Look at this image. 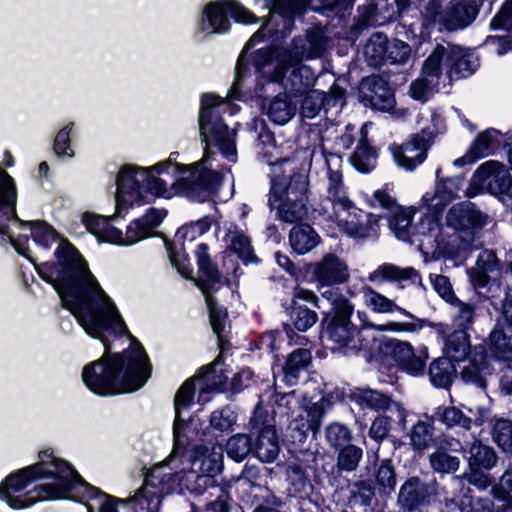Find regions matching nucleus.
Returning a JSON list of instances; mask_svg holds the SVG:
<instances>
[{
	"instance_id": "4c0bfd02",
	"label": "nucleus",
	"mask_w": 512,
	"mask_h": 512,
	"mask_svg": "<svg viewBox=\"0 0 512 512\" xmlns=\"http://www.w3.org/2000/svg\"><path fill=\"white\" fill-rule=\"evenodd\" d=\"M446 354L451 361H465L473 350L466 331L457 330L450 334L445 344Z\"/></svg>"
},
{
	"instance_id": "473e14b6",
	"label": "nucleus",
	"mask_w": 512,
	"mask_h": 512,
	"mask_svg": "<svg viewBox=\"0 0 512 512\" xmlns=\"http://www.w3.org/2000/svg\"><path fill=\"white\" fill-rule=\"evenodd\" d=\"M279 451L280 447L274 426H264L254 444L256 457L262 462L271 463L277 458Z\"/></svg>"
},
{
	"instance_id": "8fccbe9b",
	"label": "nucleus",
	"mask_w": 512,
	"mask_h": 512,
	"mask_svg": "<svg viewBox=\"0 0 512 512\" xmlns=\"http://www.w3.org/2000/svg\"><path fill=\"white\" fill-rule=\"evenodd\" d=\"M252 450L251 438L246 434H237L231 437L226 446L229 457L237 462L242 461Z\"/></svg>"
},
{
	"instance_id": "c9c22d12",
	"label": "nucleus",
	"mask_w": 512,
	"mask_h": 512,
	"mask_svg": "<svg viewBox=\"0 0 512 512\" xmlns=\"http://www.w3.org/2000/svg\"><path fill=\"white\" fill-rule=\"evenodd\" d=\"M289 240L295 252L305 254L318 245L319 236L311 226L303 224L292 228Z\"/></svg>"
},
{
	"instance_id": "3c124183",
	"label": "nucleus",
	"mask_w": 512,
	"mask_h": 512,
	"mask_svg": "<svg viewBox=\"0 0 512 512\" xmlns=\"http://www.w3.org/2000/svg\"><path fill=\"white\" fill-rule=\"evenodd\" d=\"M451 304L455 308L453 322L454 325L459 329L466 331L469 329L474 322L475 308L471 304L455 299Z\"/></svg>"
},
{
	"instance_id": "f704fd0d",
	"label": "nucleus",
	"mask_w": 512,
	"mask_h": 512,
	"mask_svg": "<svg viewBox=\"0 0 512 512\" xmlns=\"http://www.w3.org/2000/svg\"><path fill=\"white\" fill-rule=\"evenodd\" d=\"M273 19L272 17L249 39L247 44L245 45L241 55L238 58L236 68H235V81L233 84V89H238L241 84V81L245 77L246 72L248 71V61L247 54L248 50L261 42L267 35V33L272 32Z\"/></svg>"
},
{
	"instance_id": "4be33fe9",
	"label": "nucleus",
	"mask_w": 512,
	"mask_h": 512,
	"mask_svg": "<svg viewBox=\"0 0 512 512\" xmlns=\"http://www.w3.org/2000/svg\"><path fill=\"white\" fill-rule=\"evenodd\" d=\"M310 272L320 287L343 284L350 277L347 263L332 253L326 254L319 261L311 264Z\"/></svg>"
},
{
	"instance_id": "6e6552de",
	"label": "nucleus",
	"mask_w": 512,
	"mask_h": 512,
	"mask_svg": "<svg viewBox=\"0 0 512 512\" xmlns=\"http://www.w3.org/2000/svg\"><path fill=\"white\" fill-rule=\"evenodd\" d=\"M332 306L333 315L322 331V340L327 348L342 354H355L365 347L357 327L352 323L353 303L338 289H327L322 293Z\"/></svg>"
},
{
	"instance_id": "5fc2aeb1",
	"label": "nucleus",
	"mask_w": 512,
	"mask_h": 512,
	"mask_svg": "<svg viewBox=\"0 0 512 512\" xmlns=\"http://www.w3.org/2000/svg\"><path fill=\"white\" fill-rule=\"evenodd\" d=\"M411 47L399 39L388 40L387 61L392 64H405L411 57Z\"/></svg>"
},
{
	"instance_id": "1a4fd4ad",
	"label": "nucleus",
	"mask_w": 512,
	"mask_h": 512,
	"mask_svg": "<svg viewBox=\"0 0 512 512\" xmlns=\"http://www.w3.org/2000/svg\"><path fill=\"white\" fill-rule=\"evenodd\" d=\"M165 216L164 210L149 209L144 216L134 220L127 227L125 234L113 226L111 219L106 217L84 214L83 223L99 241L128 246L153 236Z\"/></svg>"
},
{
	"instance_id": "4d7b16f0",
	"label": "nucleus",
	"mask_w": 512,
	"mask_h": 512,
	"mask_svg": "<svg viewBox=\"0 0 512 512\" xmlns=\"http://www.w3.org/2000/svg\"><path fill=\"white\" fill-rule=\"evenodd\" d=\"M74 128V123L71 122L63 127L56 135L54 140V152L59 157L72 158L74 151L70 144V135Z\"/></svg>"
},
{
	"instance_id": "603ef678",
	"label": "nucleus",
	"mask_w": 512,
	"mask_h": 512,
	"mask_svg": "<svg viewBox=\"0 0 512 512\" xmlns=\"http://www.w3.org/2000/svg\"><path fill=\"white\" fill-rule=\"evenodd\" d=\"M493 437L498 446L505 452L512 454V422L499 419L493 427Z\"/></svg>"
},
{
	"instance_id": "20e7f679",
	"label": "nucleus",
	"mask_w": 512,
	"mask_h": 512,
	"mask_svg": "<svg viewBox=\"0 0 512 512\" xmlns=\"http://www.w3.org/2000/svg\"><path fill=\"white\" fill-rule=\"evenodd\" d=\"M324 38L319 29L295 37L289 47L260 49L254 54L256 71L268 81L279 84L287 93L298 96L315 84V73L303 60L321 57Z\"/></svg>"
},
{
	"instance_id": "f03ea898",
	"label": "nucleus",
	"mask_w": 512,
	"mask_h": 512,
	"mask_svg": "<svg viewBox=\"0 0 512 512\" xmlns=\"http://www.w3.org/2000/svg\"><path fill=\"white\" fill-rule=\"evenodd\" d=\"M228 107L225 99L205 94L201 99L199 115L200 134L206 151L198 163L180 166L171 160L160 162L151 168L131 164L120 168L116 179V213L148 203L151 196L171 198L177 192L203 202L217 189L221 174L211 163L215 149L229 162L237 159L235 130L222 122L220 113Z\"/></svg>"
},
{
	"instance_id": "5701e85b",
	"label": "nucleus",
	"mask_w": 512,
	"mask_h": 512,
	"mask_svg": "<svg viewBox=\"0 0 512 512\" xmlns=\"http://www.w3.org/2000/svg\"><path fill=\"white\" fill-rule=\"evenodd\" d=\"M220 364V359H216L211 365H209L205 372L200 371L194 378L188 379L185 381L179 390L184 387L188 382L191 383V399H193L194 391L196 389L199 390V401L207 402L209 398L206 394L219 391L223 387V385L227 381V376H225L221 371L218 373L216 367ZM192 400H190L189 406L191 405Z\"/></svg>"
},
{
	"instance_id": "4468645a",
	"label": "nucleus",
	"mask_w": 512,
	"mask_h": 512,
	"mask_svg": "<svg viewBox=\"0 0 512 512\" xmlns=\"http://www.w3.org/2000/svg\"><path fill=\"white\" fill-rule=\"evenodd\" d=\"M432 144L433 132L429 129H422L421 132L411 135L402 144L390 145L389 151L398 167L406 171H413L426 160Z\"/></svg>"
},
{
	"instance_id": "2eb2a0df",
	"label": "nucleus",
	"mask_w": 512,
	"mask_h": 512,
	"mask_svg": "<svg viewBox=\"0 0 512 512\" xmlns=\"http://www.w3.org/2000/svg\"><path fill=\"white\" fill-rule=\"evenodd\" d=\"M509 172L505 165L496 160L481 164L473 173L466 194L474 197L487 191L491 194H505L509 187Z\"/></svg>"
},
{
	"instance_id": "bf43d9fd",
	"label": "nucleus",
	"mask_w": 512,
	"mask_h": 512,
	"mask_svg": "<svg viewBox=\"0 0 512 512\" xmlns=\"http://www.w3.org/2000/svg\"><path fill=\"white\" fill-rule=\"evenodd\" d=\"M324 107V93L318 90H312L303 100L301 115L305 118H314Z\"/></svg>"
},
{
	"instance_id": "9b49d317",
	"label": "nucleus",
	"mask_w": 512,
	"mask_h": 512,
	"mask_svg": "<svg viewBox=\"0 0 512 512\" xmlns=\"http://www.w3.org/2000/svg\"><path fill=\"white\" fill-rule=\"evenodd\" d=\"M436 0L430 1L425 9L426 25L439 24L440 30L454 31L462 29L473 22L479 11L474 0H452L444 10Z\"/></svg>"
},
{
	"instance_id": "7c9ffc66",
	"label": "nucleus",
	"mask_w": 512,
	"mask_h": 512,
	"mask_svg": "<svg viewBox=\"0 0 512 512\" xmlns=\"http://www.w3.org/2000/svg\"><path fill=\"white\" fill-rule=\"evenodd\" d=\"M460 178H448L437 182L434 192H426L423 195V204L432 212H439L445 205L457 196L460 186Z\"/></svg>"
},
{
	"instance_id": "39448f33",
	"label": "nucleus",
	"mask_w": 512,
	"mask_h": 512,
	"mask_svg": "<svg viewBox=\"0 0 512 512\" xmlns=\"http://www.w3.org/2000/svg\"><path fill=\"white\" fill-rule=\"evenodd\" d=\"M74 469L53 451L43 450L39 461L8 476L0 485V498L15 509L37 501L64 499L68 494Z\"/></svg>"
},
{
	"instance_id": "7ed1b4c3",
	"label": "nucleus",
	"mask_w": 512,
	"mask_h": 512,
	"mask_svg": "<svg viewBox=\"0 0 512 512\" xmlns=\"http://www.w3.org/2000/svg\"><path fill=\"white\" fill-rule=\"evenodd\" d=\"M191 383L177 391L174 399V445L163 462L153 466L144 483L126 502L146 512L159 510L164 495L179 491L202 492L212 482V477L222 470V449L213 446H195L188 449L189 441L184 432L181 413L189 408Z\"/></svg>"
},
{
	"instance_id": "412c9836",
	"label": "nucleus",
	"mask_w": 512,
	"mask_h": 512,
	"mask_svg": "<svg viewBox=\"0 0 512 512\" xmlns=\"http://www.w3.org/2000/svg\"><path fill=\"white\" fill-rule=\"evenodd\" d=\"M490 352L498 359L512 361V299L506 298L502 317L489 335Z\"/></svg>"
},
{
	"instance_id": "a18cd8bd",
	"label": "nucleus",
	"mask_w": 512,
	"mask_h": 512,
	"mask_svg": "<svg viewBox=\"0 0 512 512\" xmlns=\"http://www.w3.org/2000/svg\"><path fill=\"white\" fill-rule=\"evenodd\" d=\"M310 0H265V7L272 13H277L282 17L291 18L295 15H301Z\"/></svg>"
},
{
	"instance_id": "aec40b11",
	"label": "nucleus",
	"mask_w": 512,
	"mask_h": 512,
	"mask_svg": "<svg viewBox=\"0 0 512 512\" xmlns=\"http://www.w3.org/2000/svg\"><path fill=\"white\" fill-rule=\"evenodd\" d=\"M442 54L443 48L435 47L423 64L422 77L411 83L409 93L415 100L426 101L439 84L443 77Z\"/></svg>"
},
{
	"instance_id": "ddd939ff",
	"label": "nucleus",
	"mask_w": 512,
	"mask_h": 512,
	"mask_svg": "<svg viewBox=\"0 0 512 512\" xmlns=\"http://www.w3.org/2000/svg\"><path fill=\"white\" fill-rule=\"evenodd\" d=\"M460 236L454 234L446 239L442 226L435 214H428L413 226L409 242L417 244L418 248L426 253H442L450 251Z\"/></svg>"
},
{
	"instance_id": "de8ad7c7",
	"label": "nucleus",
	"mask_w": 512,
	"mask_h": 512,
	"mask_svg": "<svg viewBox=\"0 0 512 512\" xmlns=\"http://www.w3.org/2000/svg\"><path fill=\"white\" fill-rule=\"evenodd\" d=\"M433 419L443 423L448 428L459 426L469 429L472 422L469 417H466L456 407H438L433 415Z\"/></svg>"
},
{
	"instance_id": "423d86ee",
	"label": "nucleus",
	"mask_w": 512,
	"mask_h": 512,
	"mask_svg": "<svg viewBox=\"0 0 512 512\" xmlns=\"http://www.w3.org/2000/svg\"><path fill=\"white\" fill-rule=\"evenodd\" d=\"M326 166V197L320 201L316 210L334 221L348 236L360 239L374 236L379 217L367 214V224L360 221L362 212L350 199L343 181L342 158L331 153L326 156Z\"/></svg>"
},
{
	"instance_id": "052dcab7",
	"label": "nucleus",
	"mask_w": 512,
	"mask_h": 512,
	"mask_svg": "<svg viewBox=\"0 0 512 512\" xmlns=\"http://www.w3.org/2000/svg\"><path fill=\"white\" fill-rule=\"evenodd\" d=\"M326 439L332 447L338 448L351 440V432L340 423H332L326 429Z\"/></svg>"
},
{
	"instance_id": "58836bf2",
	"label": "nucleus",
	"mask_w": 512,
	"mask_h": 512,
	"mask_svg": "<svg viewBox=\"0 0 512 512\" xmlns=\"http://www.w3.org/2000/svg\"><path fill=\"white\" fill-rule=\"evenodd\" d=\"M497 461L494 450L475 440L469 448L468 462L472 471L491 469Z\"/></svg>"
},
{
	"instance_id": "0e129e2a",
	"label": "nucleus",
	"mask_w": 512,
	"mask_h": 512,
	"mask_svg": "<svg viewBox=\"0 0 512 512\" xmlns=\"http://www.w3.org/2000/svg\"><path fill=\"white\" fill-rule=\"evenodd\" d=\"M292 319L297 330L307 331L317 322L318 316L316 312L306 307H298L293 311Z\"/></svg>"
},
{
	"instance_id": "c03bdc74",
	"label": "nucleus",
	"mask_w": 512,
	"mask_h": 512,
	"mask_svg": "<svg viewBox=\"0 0 512 512\" xmlns=\"http://www.w3.org/2000/svg\"><path fill=\"white\" fill-rule=\"evenodd\" d=\"M411 447L418 452L429 448L434 442V427L432 423L418 421L409 432Z\"/></svg>"
},
{
	"instance_id": "0eeeda50",
	"label": "nucleus",
	"mask_w": 512,
	"mask_h": 512,
	"mask_svg": "<svg viewBox=\"0 0 512 512\" xmlns=\"http://www.w3.org/2000/svg\"><path fill=\"white\" fill-rule=\"evenodd\" d=\"M270 166V206L277 210L278 217L285 222L293 223L303 219L307 214V174L291 159L278 160L270 163Z\"/></svg>"
},
{
	"instance_id": "a19ab883",
	"label": "nucleus",
	"mask_w": 512,
	"mask_h": 512,
	"mask_svg": "<svg viewBox=\"0 0 512 512\" xmlns=\"http://www.w3.org/2000/svg\"><path fill=\"white\" fill-rule=\"evenodd\" d=\"M377 153L368 144L366 139H362L353 154L350 157V163L359 172L368 173L376 166Z\"/></svg>"
},
{
	"instance_id": "37998d69",
	"label": "nucleus",
	"mask_w": 512,
	"mask_h": 512,
	"mask_svg": "<svg viewBox=\"0 0 512 512\" xmlns=\"http://www.w3.org/2000/svg\"><path fill=\"white\" fill-rule=\"evenodd\" d=\"M312 359L311 353L307 349H296L287 358L284 374L285 380L289 384H293L298 374L304 371L310 364Z\"/></svg>"
},
{
	"instance_id": "b1692460",
	"label": "nucleus",
	"mask_w": 512,
	"mask_h": 512,
	"mask_svg": "<svg viewBox=\"0 0 512 512\" xmlns=\"http://www.w3.org/2000/svg\"><path fill=\"white\" fill-rule=\"evenodd\" d=\"M447 225L454 230L481 228L488 223L489 217L472 203L454 205L448 212Z\"/></svg>"
},
{
	"instance_id": "774afa93",
	"label": "nucleus",
	"mask_w": 512,
	"mask_h": 512,
	"mask_svg": "<svg viewBox=\"0 0 512 512\" xmlns=\"http://www.w3.org/2000/svg\"><path fill=\"white\" fill-rule=\"evenodd\" d=\"M476 267L495 276H497L500 271L498 259L495 253L490 250H484L479 254Z\"/></svg>"
},
{
	"instance_id": "864d4df0",
	"label": "nucleus",
	"mask_w": 512,
	"mask_h": 512,
	"mask_svg": "<svg viewBox=\"0 0 512 512\" xmlns=\"http://www.w3.org/2000/svg\"><path fill=\"white\" fill-rule=\"evenodd\" d=\"M362 455V449L355 445H347L339 452L337 466L342 471H354L358 467Z\"/></svg>"
},
{
	"instance_id": "680f3d73",
	"label": "nucleus",
	"mask_w": 512,
	"mask_h": 512,
	"mask_svg": "<svg viewBox=\"0 0 512 512\" xmlns=\"http://www.w3.org/2000/svg\"><path fill=\"white\" fill-rule=\"evenodd\" d=\"M210 228V222L208 219H201L196 222L187 224L181 227L177 233V239H183L184 241L188 240L192 242L196 237L204 234Z\"/></svg>"
},
{
	"instance_id": "f257e3e1",
	"label": "nucleus",
	"mask_w": 512,
	"mask_h": 512,
	"mask_svg": "<svg viewBox=\"0 0 512 512\" xmlns=\"http://www.w3.org/2000/svg\"><path fill=\"white\" fill-rule=\"evenodd\" d=\"M55 255L57 264L40 266V276L53 285L62 306L83 330L99 339L105 349L99 360L84 366V384L101 396L139 390L151 372L143 347L131 335L116 304L76 248L61 239Z\"/></svg>"
},
{
	"instance_id": "9d476101",
	"label": "nucleus",
	"mask_w": 512,
	"mask_h": 512,
	"mask_svg": "<svg viewBox=\"0 0 512 512\" xmlns=\"http://www.w3.org/2000/svg\"><path fill=\"white\" fill-rule=\"evenodd\" d=\"M199 266V287L205 297L213 332L221 338L226 326V311L219 307L212 296L221 284L220 275L215 265L210 261L206 244L198 245L195 251Z\"/></svg>"
},
{
	"instance_id": "69168bd1",
	"label": "nucleus",
	"mask_w": 512,
	"mask_h": 512,
	"mask_svg": "<svg viewBox=\"0 0 512 512\" xmlns=\"http://www.w3.org/2000/svg\"><path fill=\"white\" fill-rule=\"evenodd\" d=\"M395 414L380 415L373 422L369 430V435L377 442L382 441L391 429V423Z\"/></svg>"
},
{
	"instance_id": "a211bd4d",
	"label": "nucleus",
	"mask_w": 512,
	"mask_h": 512,
	"mask_svg": "<svg viewBox=\"0 0 512 512\" xmlns=\"http://www.w3.org/2000/svg\"><path fill=\"white\" fill-rule=\"evenodd\" d=\"M443 48L441 67L443 77L449 81L471 76L479 67L477 55L467 49L452 44H437Z\"/></svg>"
},
{
	"instance_id": "e433bc0d",
	"label": "nucleus",
	"mask_w": 512,
	"mask_h": 512,
	"mask_svg": "<svg viewBox=\"0 0 512 512\" xmlns=\"http://www.w3.org/2000/svg\"><path fill=\"white\" fill-rule=\"evenodd\" d=\"M429 377L435 387L448 388L456 377V368L449 358H438L430 364Z\"/></svg>"
},
{
	"instance_id": "c85d7f7f",
	"label": "nucleus",
	"mask_w": 512,
	"mask_h": 512,
	"mask_svg": "<svg viewBox=\"0 0 512 512\" xmlns=\"http://www.w3.org/2000/svg\"><path fill=\"white\" fill-rule=\"evenodd\" d=\"M356 399L364 408L396 414V419L402 423L406 420V410L399 403L392 401L381 392L371 389L360 390L356 394Z\"/></svg>"
},
{
	"instance_id": "ea45409f",
	"label": "nucleus",
	"mask_w": 512,
	"mask_h": 512,
	"mask_svg": "<svg viewBox=\"0 0 512 512\" xmlns=\"http://www.w3.org/2000/svg\"><path fill=\"white\" fill-rule=\"evenodd\" d=\"M296 113V105L289 100L286 93L277 95L268 108L269 118L276 124L284 125L289 122Z\"/></svg>"
},
{
	"instance_id": "6ab92c4d",
	"label": "nucleus",
	"mask_w": 512,
	"mask_h": 512,
	"mask_svg": "<svg viewBox=\"0 0 512 512\" xmlns=\"http://www.w3.org/2000/svg\"><path fill=\"white\" fill-rule=\"evenodd\" d=\"M68 494L64 499L75 500L84 503L89 509L97 508L100 512H118L117 500L86 483L74 470L71 484L67 486Z\"/></svg>"
},
{
	"instance_id": "dca6fc26",
	"label": "nucleus",
	"mask_w": 512,
	"mask_h": 512,
	"mask_svg": "<svg viewBox=\"0 0 512 512\" xmlns=\"http://www.w3.org/2000/svg\"><path fill=\"white\" fill-rule=\"evenodd\" d=\"M16 203V183L5 170L0 168V240H5L6 236L19 254L30 258L26 244L8 234L7 222L16 219Z\"/></svg>"
},
{
	"instance_id": "6e6d98bb",
	"label": "nucleus",
	"mask_w": 512,
	"mask_h": 512,
	"mask_svg": "<svg viewBox=\"0 0 512 512\" xmlns=\"http://www.w3.org/2000/svg\"><path fill=\"white\" fill-rule=\"evenodd\" d=\"M459 459L448 453L437 450L430 456V464L433 470L442 473H451L458 469Z\"/></svg>"
},
{
	"instance_id": "cd10ccee",
	"label": "nucleus",
	"mask_w": 512,
	"mask_h": 512,
	"mask_svg": "<svg viewBox=\"0 0 512 512\" xmlns=\"http://www.w3.org/2000/svg\"><path fill=\"white\" fill-rule=\"evenodd\" d=\"M323 414L324 400L322 398L314 403L305 404L303 412L293 419L290 424V428L298 433V436L294 437L301 442L306 439L309 431L316 433L320 427Z\"/></svg>"
},
{
	"instance_id": "338daca9",
	"label": "nucleus",
	"mask_w": 512,
	"mask_h": 512,
	"mask_svg": "<svg viewBox=\"0 0 512 512\" xmlns=\"http://www.w3.org/2000/svg\"><path fill=\"white\" fill-rule=\"evenodd\" d=\"M493 28H503L512 32V0H506L491 22Z\"/></svg>"
},
{
	"instance_id": "79ce46f5",
	"label": "nucleus",
	"mask_w": 512,
	"mask_h": 512,
	"mask_svg": "<svg viewBox=\"0 0 512 512\" xmlns=\"http://www.w3.org/2000/svg\"><path fill=\"white\" fill-rule=\"evenodd\" d=\"M415 210L413 208H397L389 220L391 230L396 237L403 241H410L413 226L411 221Z\"/></svg>"
},
{
	"instance_id": "a878e982",
	"label": "nucleus",
	"mask_w": 512,
	"mask_h": 512,
	"mask_svg": "<svg viewBox=\"0 0 512 512\" xmlns=\"http://www.w3.org/2000/svg\"><path fill=\"white\" fill-rule=\"evenodd\" d=\"M392 358L407 373L418 376L422 375L425 368L427 355H417L410 343L390 340L388 342Z\"/></svg>"
},
{
	"instance_id": "393cba45",
	"label": "nucleus",
	"mask_w": 512,
	"mask_h": 512,
	"mask_svg": "<svg viewBox=\"0 0 512 512\" xmlns=\"http://www.w3.org/2000/svg\"><path fill=\"white\" fill-rule=\"evenodd\" d=\"M500 133L495 129H487L476 137L470 145L466 154L457 158L453 164L457 167L466 164H473L479 159L485 158L493 153L500 144Z\"/></svg>"
},
{
	"instance_id": "c756f323",
	"label": "nucleus",
	"mask_w": 512,
	"mask_h": 512,
	"mask_svg": "<svg viewBox=\"0 0 512 512\" xmlns=\"http://www.w3.org/2000/svg\"><path fill=\"white\" fill-rule=\"evenodd\" d=\"M367 280L373 284L401 283L403 281L416 283L420 281V276L413 267H400L392 263H383L369 273Z\"/></svg>"
},
{
	"instance_id": "72a5a7b5",
	"label": "nucleus",
	"mask_w": 512,
	"mask_h": 512,
	"mask_svg": "<svg viewBox=\"0 0 512 512\" xmlns=\"http://www.w3.org/2000/svg\"><path fill=\"white\" fill-rule=\"evenodd\" d=\"M226 235L224 241L227 247L238 255L245 263L256 262L257 258L254 254L250 238L243 231L239 230L235 225L230 224L226 227Z\"/></svg>"
},
{
	"instance_id": "bb28decb",
	"label": "nucleus",
	"mask_w": 512,
	"mask_h": 512,
	"mask_svg": "<svg viewBox=\"0 0 512 512\" xmlns=\"http://www.w3.org/2000/svg\"><path fill=\"white\" fill-rule=\"evenodd\" d=\"M466 365L462 368L461 379L480 388L486 386V377L491 374L486 361L485 348L481 345L473 347L469 358L465 359Z\"/></svg>"
},
{
	"instance_id": "f8f14e48",
	"label": "nucleus",
	"mask_w": 512,
	"mask_h": 512,
	"mask_svg": "<svg viewBox=\"0 0 512 512\" xmlns=\"http://www.w3.org/2000/svg\"><path fill=\"white\" fill-rule=\"evenodd\" d=\"M227 13L237 22L243 24L254 23L258 20L253 13L234 0H216L204 7L199 30L208 34L227 32L230 28Z\"/></svg>"
},
{
	"instance_id": "49530a36",
	"label": "nucleus",
	"mask_w": 512,
	"mask_h": 512,
	"mask_svg": "<svg viewBox=\"0 0 512 512\" xmlns=\"http://www.w3.org/2000/svg\"><path fill=\"white\" fill-rule=\"evenodd\" d=\"M387 44L388 39L381 33L372 35L367 42L364 54L372 66H378L383 61H387Z\"/></svg>"
},
{
	"instance_id": "13d9d810",
	"label": "nucleus",
	"mask_w": 512,
	"mask_h": 512,
	"mask_svg": "<svg viewBox=\"0 0 512 512\" xmlns=\"http://www.w3.org/2000/svg\"><path fill=\"white\" fill-rule=\"evenodd\" d=\"M30 225L32 237L37 244L49 248L56 241L57 235L52 226L39 221Z\"/></svg>"
},
{
	"instance_id": "09e8293b",
	"label": "nucleus",
	"mask_w": 512,
	"mask_h": 512,
	"mask_svg": "<svg viewBox=\"0 0 512 512\" xmlns=\"http://www.w3.org/2000/svg\"><path fill=\"white\" fill-rule=\"evenodd\" d=\"M373 83L374 90L369 95L371 105L378 110H389L394 106V98L390 90L386 87V83L382 80L372 79L367 84Z\"/></svg>"
},
{
	"instance_id": "2f4dec72",
	"label": "nucleus",
	"mask_w": 512,
	"mask_h": 512,
	"mask_svg": "<svg viewBox=\"0 0 512 512\" xmlns=\"http://www.w3.org/2000/svg\"><path fill=\"white\" fill-rule=\"evenodd\" d=\"M359 292L361 294L363 304L374 313H400L408 318H414V315L399 306L395 300L379 293L368 284L362 285Z\"/></svg>"
},
{
	"instance_id": "e2e57ef3",
	"label": "nucleus",
	"mask_w": 512,
	"mask_h": 512,
	"mask_svg": "<svg viewBox=\"0 0 512 512\" xmlns=\"http://www.w3.org/2000/svg\"><path fill=\"white\" fill-rule=\"evenodd\" d=\"M237 416L235 412L226 407L221 410L214 411L210 418L212 427L220 431H227L236 423Z\"/></svg>"
},
{
	"instance_id": "f3484780",
	"label": "nucleus",
	"mask_w": 512,
	"mask_h": 512,
	"mask_svg": "<svg viewBox=\"0 0 512 512\" xmlns=\"http://www.w3.org/2000/svg\"><path fill=\"white\" fill-rule=\"evenodd\" d=\"M443 491L435 481L423 482L418 477H411L400 487L397 501L404 510L413 511L440 502Z\"/></svg>"
}]
</instances>
